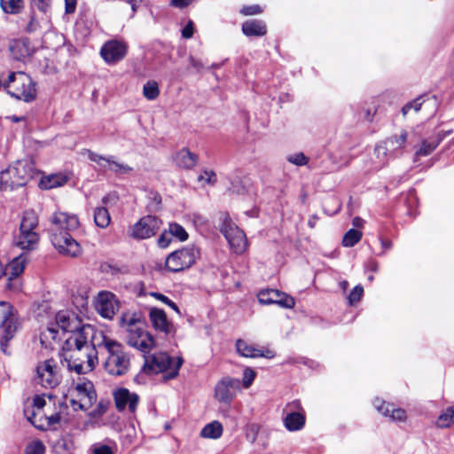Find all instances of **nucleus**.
Instances as JSON below:
<instances>
[{
  "mask_svg": "<svg viewBox=\"0 0 454 454\" xmlns=\"http://www.w3.org/2000/svg\"><path fill=\"white\" fill-rule=\"evenodd\" d=\"M95 338L101 340V330L90 324H83L77 316L67 310L58 312L55 322L49 324L40 336L45 347L51 346V340L59 344L60 361L68 371L81 356L84 358L86 352H93L90 344Z\"/></svg>",
  "mask_w": 454,
  "mask_h": 454,
  "instance_id": "f257e3e1",
  "label": "nucleus"
},
{
  "mask_svg": "<svg viewBox=\"0 0 454 454\" xmlns=\"http://www.w3.org/2000/svg\"><path fill=\"white\" fill-rule=\"evenodd\" d=\"M90 346L93 348V352H86L84 358L81 356L70 372H74L76 374H86L92 372L98 363V354L106 351L107 354L104 363L106 371L114 376H121L127 373L129 367V357L121 343L110 339L101 331V340L95 338Z\"/></svg>",
  "mask_w": 454,
  "mask_h": 454,
  "instance_id": "f03ea898",
  "label": "nucleus"
},
{
  "mask_svg": "<svg viewBox=\"0 0 454 454\" xmlns=\"http://www.w3.org/2000/svg\"><path fill=\"white\" fill-rule=\"evenodd\" d=\"M183 358L170 357L167 353H155L145 357L143 371L147 374L164 373L166 380H171L177 376L183 364Z\"/></svg>",
  "mask_w": 454,
  "mask_h": 454,
  "instance_id": "7ed1b4c3",
  "label": "nucleus"
},
{
  "mask_svg": "<svg viewBox=\"0 0 454 454\" xmlns=\"http://www.w3.org/2000/svg\"><path fill=\"white\" fill-rule=\"evenodd\" d=\"M28 161L20 160L0 173V189L14 190L25 186L27 183Z\"/></svg>",
  "mask_w": 454,
  "mask_h": 454,
  "instance_id": "20e7f679",
  "label": "nucleus"
},
{
  "mask_svg": "<svg viewBox=\"0 0 454 454\" xmlns=\"http://www.w3.org/2000/svg\"><path fill=\"white\" fill-rule=\"evenodd\" d=\"M200 255V249L196 246L188 245L168 254L165 265L169 271L179 272L191 268Z\"/></svg>",
  "mask_w": 454,
  "mask_h": 454,
  "instance_id": "39448f33",
  "label": "nucleus"
},
{
  "mask_svg": "<svg viewBox=\"0 0 454 454\" xmlns=\"http://www.w3.org/2000/svg\"><path fill=\"white\" fill-rule=\"evenodd\" d=\"M127 342L129 346L137 348L143 353H148L154 347L155 340L141 323L130 319L127 327Z\"/></svg>",
  "mask_w": 454,
  "mask_h": 454,
  "instance_id": "423d86ee",
  "label": "nucleus"
},
{
  "mask_svg": "<svg viewBox=\"0 0 454 454\" xmlns=\"http://www.w3.org/2000/svg\"><path fill=\"white\" fill-rule=\"evenodd\" d=\"M34 380L44 388L52 389L59 386L61 375L56 361L51 358L38 363Z\"/></svg>",
  "mask_w": 454,
  "mask_h": 454,
  "instance_id": "0eeeda50",
  "label": "nucleus"
},
{
  "mask_svg": "<svg viewBox=\"0 0 454 454\" xmlns=\"http://www.w3.org/2000/svg\"><path fill=\"white\" fill-rule=\"evenodd\" d=\"M82 155H86L90 161L97 163L103 171H111L117 176L126 175L133 171V168L120 162L114 155H101L90 149H83Z\"/></svg>",
  "mask_w": 454,
  "mask_h": 454,
  "instance_id": "6e6552de",
  "label": "nucleus"
},
{
  "mask_svg": "<svg viewBox=\"0 0 454 454\" xmlns=\"http://www.w3.org/2000/svg\"><path fill=\"white\" fill-rule=\"evenodd\" d=\"M51 395H36L33 398V412L30 417V425L36 426L37 422H43V419L50 425H54L59 422L60 415L57 412L48 414L46 411H43L41 414V410L51 408Z\"/></svg>",
  "mask_w": 454,
  "mask_h": 454,
  "instance_id": "1a4fd4ad",
  "label": "nucleus"
},
{
  "mask_svg": "<svg viewBox=\"0 0 454 454\" xmlns=\"http://www.w3.org/2000/svg\"><path fill=\"white\" fill-rule=\"evenodd\" d=\"M51 240L56 250L64 256L76 258L82 253L81 245L67 231H53Z\"/></svg>",
  "mask_w": 454,
  "mask_h": 454,
  "instance_id": "9d476101",
  "label": "nucleus"
},
{
  "mask_svg": "<svg viewBox=\"0 0 454 454\" xmlns=\"http://www.w3.org/2000/svg\"><path fill=\"white\" fill-rule=\"evenodd\" d=\"M220 230L234 253L242 254L246 251L247 247L246 235L231 219L225 217Z\"/></svg>",
  "mask_w": 454,
  "mask_h": 454,
  "instance_id": "9b49d317",
  "label": "nucleus"
},
{
  "mask_svg": "<svg viewBox=\"0 0 454 454\" xmlns=\"http://www.w3.org/2000/svg\"><path fill=\"white\" fill-rule=\"evenodd\" d=\"M161 224V220L157 216L145 215L131 227L129 236L135 239H150L160 231Z\"/></svg>",
  "mask_w": 454,
  "mask_h": 454,
  "instance_id": "f8f14e48",
  "label": "nucleus"
},
{
  "mask_svg": "<svg viewBox=\"0 0 454 454\" xmlns=\"http://www.w3.org/2000/svg\"><path fill=\"white\" fill-rule=\"evenodd\" d=\"M27 261V251L21 253L20 255L13 258L4 268V271L2 275L8 277L7 288L14 292L20 290L21 284L19 280V277L24 271L25 266Z\"/></svg>",
  "mask_w": 454,
  "mask_h": 454,
  "instance_id": "ddd939ff",
  "label": "nucleus"
},
{
  "mask_svg": "<svg viewBox=\"0 0 454 454\" xmlns=\"http://www.w3.org/2000/svg\"><path fill=\"white\" fill-rule=\"evenodd\" d=\"M240 390V380L236 378L223 377L215 387V398L221 403L230 404Z\"/></svg>",
  "mask_w": 454,
  "mask_h": 454,
  "instance_id": "4468645a",
  "label": "nucleus"
},
{
  "mask_svg": "<svg viewBox=\"0 0 454 454\" xmlns=\"http://www.w3.org/2000/svg\"><path fill=\"white\" fill-rule=\"evenodd\" d=\"M27 78V75L24 72L11 73L5 86L7 92L17 99L28 102V91L25 85V82Z\"/></svg>",
  "mask_w": 454,
  "mask_h": 454,
  "instance_id": "2eb2a0df",
  "label": "nucleus"
},
{
  "mask_svg": "<svg viewBox=\"0 0 454 454\" xmlns=\"http://www.w3.org/2000/svg\"><path fill=\"white\" fill-rule=\"evenodd\" d=\"M95 307L100 316L111 319L117 312L119 303L113 293L101 291L98 294Z\"/></svg>",
  "mask_w": 454,
  "mask_h": 454,
  "instance_id": "dca6fc26",
  "label": "nucleus"
},
{
  "mask_svg": "<svg viewBox=\"0 0 454 454\" xmlns=\"http://www.w3.org/2000/svg\"><path fill=\"white\" fill-rule=\"evenodd\" d=\"M257 297L259 302L264 305L275 303L286 309H292L295 305V301L293 297L276 289L262 290L259 292Z\"/></svg>",
  "mask_w": 454,
  "mask_h": 454,
  "instance_id": "f3484780",
  "label": "nucleus"
},
{
  "mask_svg": "<svg viewBox=\"0 0 454 454\" xmlns=\"http://www.w3.org/2000/svg\"><path fill=\"white\" fill-rule=\"evenodd\" d=\"M100 54L107 64H114L126 56L127 45L117 40L108 41L102 46Z\"/></svg>",
  "mask_w": 454,
  "mask_h": 454,
  "instance_id": "a211bd4d",
  "label": "nucleus"
},
{
  "mask_svg": "<svg viewBox=\"0 0 454 454\" xmlns=\"http://www.w3.org/2000/svg\"><path fill=\"white\" fill-rule=\"evenodd\" d=\"M53 231H74L79 226V220L77 215L74 214H68L66 212H56L50 219Z\"/></svg>",
  "mask_w": 454,
  "mask_h": 454,
  "instance_id": "6ab92c4d",
  "label": "nucleus"
},
{
  "mask_svg": "<svg viewBox=\"0 0 454 454\" xmlns=\"http://www.w3.org/2000/svg\"><path fill=\"white\" fill-rule=\"evenodd\" d=\"M4 328V340L12 338L13 333L18 329L19 324L12 315V308L9 302L0 301V328Z\"/></svg>",
  "mask_w": 454,
  "mask_h": 454,
  "instance_id": "aec40b11",
  "label": "nucleus"
},
{
  "mask_svg": "<svg viewBox=\"0 0 454 454\" xmlns=\"http://www.w3.org/2000/svg\"><path fill=\"white\" fill-rule=\"evenodd\" d=\"M115 406L119 411L129 410L134 413L138 404L139 396L129 389L121 387L114 392Z\"/></svg>",
  "mask_w": 454,
  "mask_h": 454,
  "instance_id": "412c9836",
  "label": "nucleus"
},
{
  "mask_svg": "<svg viewBox=\"0 0 454 454\" xmlns=\"http://www.w3.org/2000/svg\"><path fill=\"white\" fill-rule=\"evenodd\" d=\"M77 393V398L79 403V408L81 410H87L91 408L97 401V394L94 388V385L91 381L86 380L82 383H78L75 387Z\"/></svg>",
  "mask_w": 454,
  "mask_h": 454,
  "instance_id": "4be33fe9",
  "label": "nucleus"
},
{
  "mask_svg": "<svg viewBox=\"0 0 454 454\" xmlns=\"http://www.w3.org/2000/svg\"><path fill=\"white\" fill-rule=\"evenodd\" d=\"M149 317L153 326L165 334L175 333L174 325L168 320L165 311L161 309L152 308L149 311Z\"/></svg>",
  "mask_w": 454,
  "mask_h": 454,
  "instance_id": "5701e85b",
  "label": "nucleus"
},
{
  "mask_svg": "<svg viewBox=\"0 0 454 454\" xmlns=\"http://www.w3.org/2000/svg\"><path fill=\"white\" fill-rule=\"evenodd\" d=\"M373 406L382 415L390 417L391 422H403L406 419V411L403 409H395L393 404L387 403L380 398L373 400Z\"/></svg>",
  "mask_w": 454,
  "mask_h": 454,
  "instance_id": "b1692460",
  "label": "nucleus"
},
{
  "mask_svg": "<svg viewBox=\"0 0 454 454\" xmlns=\"http://www.w3.org/2000/svg\"><path fill=\"white\" fill-rule=\"evenodd\" d=\"M236 349L238 353L245 357H266L273 358L275 356L274 351L270 349L262 350L254 347V345L247 343L243 340H238L236 342Z\"/></svg>",
  "mask_w": 454,
  "mask_h": 454,
  "instance_id": "393cba45",
  "label": "nucleus"
},
{
  "mask_svg": "<svg viewBox=\"0 0 454 454\" xmlns=\"http://www.w3.org/2000/svg\"><path fill=\"white\" fill-rule=\"evenodd\" d=\"M290 410L284 418V426H304L306 423L305 411L299 401L287 404L286 411Z\"/></svg>",
  "mask_w": 454,
  "mask_h": 454,
  "instance_id": "a878e982",
  "label": "nucleus"
},
{
  "mask_svg": "<svg viewBox=\"0 0 454 454\" xmlns=\"http://www.w3.org/2000/svg\"><path fill=\"white\" fill-rule=\"evenodd\" d=\"M68 180L69 176L62 172L45 175L41 176L38 187L41 190H51L65 185Z\"/></svg>",
  "mask_w": 454,
  "mask_h": 454,
  "instance_id": "bb28decb",
  "label": "nucleus"
},
{
  "mask_svg": "<svg viewBox=\"0 0 454 454\" xmlns=\"http://www.w3.org/2000/svg\"><path fill=\"white\" fill-rule=\"evenodd\" d=\"M173 161L178 168L191 169L196 165L198 156L189 149L182 148L175 153L173 156Z\"/></svg>",
  "mask_w": 454,
  "mask_h": 454,
  "instance_id": "cd10ccee",
  "label": "nucleus"
},
{
  "mask_svg": "<svg viewBox=\"0 0 454 454\" xmlns=\"http://www.w3.org/2000/svg\"><path fill=\"white\" fill-rule=\"evenodd\" d=\"M445 137L446 134L437 133L434 137L424 139L421 142L420 147L415 153V160H418L419 157L431 154Z\"/></svg>",
  "mask_w": 454,
  "mask_h": 454,
  "instance_id": "c85d7f7f",
  "label": "nucleus"
},
{
  "mask_svg": "<svg viewBox=\"0 0 454 454\" xmlns=\"http://www.w3.org/2000/svg\"><path fill=\"white\" fill-rule=\"evenodd\" d=\"M242 32L247 36H262L267 33V27L262 20H250L242 24Z\"/></svg>",
  "mask_w": 454,
  "mask_h": 454,
  "instance_id": "c756f323",
  "label": "nucleus"
},
{
  "mask_svg": "<svg viewBox=\"0 0 454 454\" xmlns=\"http://www.w3.org/2000/svg\"><path fill=\"white\" fill-rule=\"evenodd\" d=\"M10 51L14 59L23 60L28 56V46L25 39L14 40L11 46Z\"/></svg>",
  "mask_w": 454,
  "mask_h": 454,
  "instance_id": "7c9ffc66",
  "label": "nucleus"
},
{
  "mask_svg": "<svg viewBox=\"0 0 454 454\" xmlns=\"http://www.w3.org/2000/svg\"><path fill=\"white\" fill-rule=\"evenodd\" d=\"M26 222V218L23 217L20 226V234L16 235L13 240L14 246L22 250L28 248V226Z\"/></svg>",
  "mask_w": 454,
  "mask_h": 454,
  "instance_id": "2f4dec72",
  "label": "nucleus"
},
{
  "mask_svg": "<svg viewBox=\"0 0 454 454\" xmlns=\"http://www.w3.org/2000/svg\"><path fill=\"white\" fill-rule=\"evenodd\" d=\"M94 222L99 228L105 229L111 223L109 211L105 207H98L94 211Z\"/></svg>",
  "mask_w": 454,
  "mask_h": 454,
  "instance_id": "473e14b6",
  "label": "nucleus"
},
{
  "mask_svg": "<svg viewBox=\"0 0 454 454\" xmlns=\"http://www.w3.org/2000/svg\"><path fill=\"white\" fill-rule=\"evenodd\" d=\"M390 152L388 146L384 144L377 145L374 149V155L377 159V161L375 162L376 168H380L383 166H385L388 160L387 158V153Z\"/></svg>",
  "mask_w": 454,
  "mask_h": 454,
  "instance_id": "72a5a7b5",
  "label": "nucleus"
},
{
  "mask_svg": "<svg viewBox=\"0 0 454 454\" xmlns=\"http://www.w3.org/2000/svg\"><path fill=\"white\" fill-rule=\"evenodd\" d=\"M407 140V133L402 132L400 136L391 137L385 141L391 153L396 150H401L404 147Z\"/></svg>",
  "mask_w": 454,
  "mask_h": 454,
  "instance_id": "f704fd0d",
  "label": "nucleus"
},
{
  "mask_svg": "<svg viewBox=\"0 0 454 454\" xmlns=\"http://www.w3.org/2000/svg\"><path fill=\"white\" fill-rule=\"evenodd\" d=\"M143 95L148 100H154L160 95L158 82L155 81H148L143 86Z\"/></svg>",
  "mask_w": 454,
  "mask_h": 454,
  "instance_id": "c9c22d12",
  "label": "nucleus"
},
{
  "mask_svg": "<svg viewBox=\"0 0 454 454\" xmlns=\"http://www.w3.org/2000/svg\"><path fill=\"white\" fill-rule=\"evenodd\" d=\"M362 236L361 231L356 229H350L345 233L342 239V245L346 247H352L361 240Z\"/></svg>",
  "mask_w": 454,
  "mask_h": 454,
  "instance_id": "e433bc0d",
  "label": "nucleus"
},
{
  "mask_svg": "<svg viewBox=\"0 0 454 454\" xmlns=\"http://www.w3.org/2000/svg\"><path fill=\"white\" fill-rule=\"evenodd\" d=\"M0 5L6 13L15 14L23 8L22 0H0Z\"/></svg>",
  "mask_w": 454,
  "mask_h": 454,
  "instance_id": "4c0bfd02",
  "label": "nucleus"
},
{
  "mask_svg": "<svg viewBox=\"0 0 454 454\" xmlns=\"http://www.w3.org/2000/svg\"><path fill=\"white\" fill-rule=\"evenodd\" d=\"M246 437L250 442H254L259 439V443L265 448L267 446L266 441L263 439L262 433L260 432L259 427H247Z\"/></svg>",
  "mask_w": 454,
  "mask_h": 454,
  "instance_id": "58836bf2",
  "label": "nucleus"
},
{
  "mask_svg": "<svg viewBox=\"0 0 454 454\" xmlns=\"http://www.w3.org/2000/svg\"><path fill=\"white\" fill-rule=\"evenodd\" d=\"M168 231L171 236L178 239L180 241H184L188 239V233L184 228L178 223H170L168 226Z\"/></svg>",
  "mask_w": 454,
  "mask_h": 454,
  "instance_id": "ea45409f",
  "label": "nucleus"
},
{
  "mask_svg": "<svg viewBox=\"0 0 454 454\" xmlns=\"http://www.w3.org/2000/svg\"><path fill=\"white\" fill-rule=\"evenodd\" d=\"M223 434V427H202L200 435L207 439H218Z\"/></svg>",
  "mask_w": 454,
  "mask_h": 454,
  "instance_id": "a19ab883",
  "label": "nucleus"
},
{
  "mask_svg": "<svg viewBox=\"0 0 454 454\" xmlns=\"http://www.w3.org/2000/svg\"><path fill=\"white\" fill-rule=\"evenodd\" d=\"M439 420L441 424L439 426H450L454 424V406L448 407L440 416Z\"/></svg>",
  "mask_w": 454,
  "mask_h": 454,
  "instance_id": "79ce46f5",
  "label": "nucleus"
},
{
  "mask_svg": "<svg viewBox=\"0 0 454 454\" xmlns=\"http://www.w3.org/2000/svg\"><path fill=\"white\" fill-rule=\"evenodd\" d=\"M364 294V288L361 285L356 286L348 296V304L353 306L356 304Z\"/></svg>",
  "mask_w": 454,
  "mask_h": 454,
  "instance_id": "37998d69",
  "label": "nucleus"
},
{
  "mask_svg": "<svg viewBox=\"0 0 454 454\" xmlns=\"http://www.w3.org/2000/svg\"><path fill=\"white\" fill-rule=\"evenodd\" d=\"M287 160L296 166H305L309 158L302 153H294L287 157Z\"/></svg>",
  "mask_w": 454,
  "mask_h": 454,
  "instance_id": "c03bdc74",
  "label": "nucleus"
},
{
  "mask_svg": "<svg viewBox=\"0 0 454 454\" xmlns=\"http://www.w3.org/2000/svg\"><path fill=\"white\" fill-rule=\"evenodd\" d=\"M255 376H256V373L253 369H251L249 367L246 368L243 372V380H242L243 387L245 388H248L252 385L253 381L254 380Z\"/></svg>",
  "mask_w": 454,
  "mask_h": 454,
  "instance_id": "a18cd8bd",
  "label": "nucleus"
},
{
  "mask_svg": "<svg viewBox=\"0 0 454 454\" xmlns=\"http://www.w3.org/2000/svg\"><path fill=\"white\" fill-rule=\"evenodd\" d=\"M200 181H205L208 184H214L216 182V174L212 170L205 169L199 176Z\"/></svg>",
  "mask_w": 454,
  "mask_h": 454,
  "instance_id": "49530a36",
  "label": "nucleus"
},
{
  "mask_svg": "<svg viewBox=\"0 0 454 454\" xmlns=\"http://www.w3.org/2000/svg\"><path fill=\"white\" fill-rule=\"evenodd\" d=\"M45 446L39 440H34L30 442V454H44Z\"/></svg>",
  "mask_w": 454,
  "mask_h": 454,
  "instance_id": "de8ad7c7",
  "label": "nucleus"
},
{
  "mask_svg": "<svg viewBox=\"0 0 454 454\" xmlns=\"http://www.w3.org/2000/svg\"><path fill=\"white\" fill-rule=\"evenodd\" d=\"M158 246L161 248H166L171 242V234L169 231H164L158 239Z\"/></svg>",
  "mask_w": 454,
  "mask_h": 454,
  "instance_id": "09e8293b",
  "label": "nucleus"
},
{
  "mask_svg": "<svg viewBox=\"0 0 454 454\" xmlns=\"http://www.w3.org/2000/svg\"><path fill=\"white\" fill-rule=\"evenodd\" d=\"M419 98L413 100L406 104L402 108L403 114L405 115L411 108L414 109L415 112H419L421 109L422 103L419 101Z\"/></svg>",
  "mask_w": 454,
  "mask_h": 454,
  "instance_id": "8fccbe9b",
  "label": "nucleus"
},
{
  "mask_svg": "<svg viewBox=\"0 0 454 454\" xmlns=\"http://www.w3.org/2000/svg\"><path fill=\"white\" fill-rule=\"evenodd\" d=\"M262 12V10L258 4L244 6L240 11V12L246 16L259 14Z\"/></svg>",
  "mask_w": 454,
  "mask_h": 454,
  "instance_id": "3c124183",
  "label": "nucleus"
},
{
  "mask_svg": "<svg viewBox=\"0 0 454 454\" xmlns=\"http://www.w3.org/2000/svg\"><path fill=\"white\" fill-rule=\"evenodd\" d=\"M194 28L193 22L190 20L186 26L182 29V36L185 39L192 38L193 35Z\"/></svg>",
  "mask_w": 454,
  "mask_h": 454,
  "instance_id": "603ef678",
  "label": "nucleus"
},
{
  "mask_svg": "<svg viewBox=\"0 0 454 454\" xmlns=\"http://www.w3.org/2000/svg\"><path fill=\"white\" fill-rule=\"evenodd\" d=\"M35 224L30 222V251L35 248L34 245L37 244L39 241V235L33 231Z\"/></svg>",
  "mask_w": 454,
  "mask_h": 454,
  "instance_id": "864d4df0",
  "label": "nucleus"
},
{
  "mask_svg": "<svg viewBox=\"0 0 454 454\" xmlns=\"http://www.w3.org/2000/svg\"><path fill=\"white\" fill-rule=\"evenodd\" d=\"M106 409H107L106 404L100 402L99 403L97 404V406L94 410L90 411V415L92 417L99 416V415L103 414L104 412H106Z\"/></svg>",
  "mask_w": 454,
  "mask_h": 454,
  "instance_id": "5fc2aeb1",
  "label": "nucleus"
},
{
  "mask_svg": "<svg viewBox=\"0 0 454 454\" xmlns=\"http://www.w3.org/2000/svg\"><path fill=\"white\" fill-rule=\"evenodd\" d=\"M35 3L41 12H46L50 7L51 0H35Z\"/></svg>",
  "mask_w": 454,
  "mask_h": 454,
  "instance_id": "6e6d98bb",
  "label": "nucleus"
},
{
  "mask_svg": "<svg viewBox=\"0 0 454 454\" xmlns=\"http://www.w3.org/2000/svg\"><path fill=\"white\" fill-rule=\"evenodd\" d=\"M76 8V0H65L66 13L74 12Z\"/></svg>",
  "mask_w": 454,
  "mask_h": 454,
  "instance_id": "4d7b16f0",
  "label": "nucleus"
},
{
  "mask_svg": "<svg viewBox=\"0 0 454 454\" xmlns=\"http://www.w3.org/2000/svg\"><path fill=\"white\" fill-rule=\"evenodd\" d=\"M193 0H171L172 5L177 8L188 6Z\"/></svg>",
  "mask_w": 454,
  "mask_h": 454,
  "instance_id": "13d9d810",
  "label": "nucleus"
},
{
  "mask_svg": "<svg viewBox=\"0 0 454 454\" xmlns=\"http://www.w3.org/2000/svg\"><path fill=\"white\" fill-rule=\"evenodd\" d=\"M189 60H190L191 66L192 67H194L195 69H197L198 71L200 70L201 68H203V67H204L202 62L200 59H196L193 57H190Z\"/></svg>",
  "mask_w": 454,
  "mask_h": 454,
  "instance_id": "bf43d9fd",
  "label": "nucleus"
},
{
  "mask_svg": "<svg viewBox=\"0 0 454 454\" xmlns=\"http://www.w3.org/2000/svg\"><path fill=\"white\" fill-rule=\"evenodd\" d=\"M150 295L155 297L157 300L162 301L163 303L167 304L169 302L170 299L165 296L162 294L153 292L150 294Z\"/></svg>",
  "mask_w": 454,
  "mask_h": 454,
  "instance_id": "052dcab7",
  "label": "nucleus"
},
{
  "mask_svg": "<svg viewBox=\"0 0 454 454\" xmlns=\"http://www.w3.org/2000/svg\"><path fill=\"white\" fill-rule=\"evenodd\" d=\"M94 454H112V451L108 446L103 445L98 448H96L94 450Z\"/></svg>",
  "mask_w": 454,
  "mask_h": 454,
  "instance_id": "680f3d73",
  "label": "nucleus"
},
{
  "mask_svg": "<svg viewBox=\"0 0 454 454\" xmlns=\"http://www.w3.org/2000/svg\"><path fill=\"white\" fill-rule=\"evenodd\" d=\"M380 243L383 248L382 254L392 247V242L390 240L380 239Z\"/></svg>",
  "mask_w": 454,
  "mask_h": 454,
  "instance_id": "e2e57ef3",
  "label": "nucleus"
},
{
  "mask_svg": "<svg viewBox=\"0 0 454 454\" xmlns=\"http://www.w3.org/2000/svg\"><path fill=\"white\" fill-rule=\"evenodd\" d=\"M318 221V216L316 215H311L309 218V221H308V225L310 227V228H314L317 224Z\"/></svg>",
  "mask_w": 454,
  "mask_h": 454,
  "instance_id": "0e129e2a",
  "label": "nucleus"
},
{
  "mask_svg": "<svg viewBox=\"0 0 454 454\" xmlns=\"http://www.w3.org/2000/svg\"><path fill=\"white\" fill-rule=\"evenodd\" d=\"M131 5L132 11L136 12L137 7L141 4L142 0H127Z\"/></svg>",
  "mask_w": 454,
  "mask_h": 454,
  "instance_id": "69168bd1",
  "label": "nucleus"
},
{
  "mask_svg": "<svg viewBox=\"0 0 454 454\" xmlns=\"http://www.w3.org/2000/svg\"><path fill=\"white\" fill-rule=\"evenodd\" d=\"M407 200H409L410 204H416L417 203V198L413 192H410L407 195Z\"/></svg>",
  "mask_w": 454,
  "mask_h": 454,
  "instance_id": "338daca9",
  "label": "nucleus"
},
{
  "mask_svg": "<svg viewBox=\"0 0 454 454\" xmlns=\"http://www.w3.org/2000/svg\"><path fill=\"white\" fill-rule=\"evenodd\" d=\"M63 443H62V448L67 450H70L72 448H73V442L72 441H66L65 439L62 440Z\"/></svg>",
  "mask_w": 454,
  "mask_h": 454,
  "instance_id": "774afa93",
  "label": "nucleus"
}]
</instances>
